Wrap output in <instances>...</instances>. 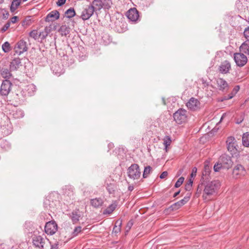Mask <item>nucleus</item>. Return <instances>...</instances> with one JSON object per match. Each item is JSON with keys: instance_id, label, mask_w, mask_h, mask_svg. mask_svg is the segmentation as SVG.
I'll list each match as a JSON object with an SVG mask.
<instances>
[{"instance_id": "obj_1", "label": "nucleus", "mask_w": 249, "mask_h": 249, "mask_svg": "<svg viewBox=\"0 0 249 249\" xmlns=\"http://www.w3.org/2000/svg\"><path fill=\"white\" fill-rule=\"evenodd\" d=\"M201 183L198 185L196 195L197 197L203 192L202 197L204 200H207L212 196L217 193L220 187V183L218 180L207 181L204 177H202Z\"/></svg>"}, {"instance_id": "obj_2", "label": "nucleus", "mask_w": 249, "mask_h": 249, "mask_svg": "<svg viewBox=\"0 0 249 249\" xmlns=\"http://www.w3.org/2000/svg\"><path fill=\"white\" fill-rule=\"evenodd\" d=\"M232 161L230 156L227 154L222 155L214 164L213 170L215 172H219L222 168L229 169L232 165Z\"/></svg>"}, {"instance_id": "obj_3", "label": "nucleus", "mask_w": 249, "mask_h": 249, "mask_svg": "<svg viewBox=\"0 0 249 249\" xmlns=\"http://www.w3.org/2000/svg\"><path fill=\"white\" fill-rule=\"evenodd\" d=\"M33 246L36 249H49L50 242L46 237L34 235L32 238Z\"/></svg>"}, {"instance_id": "obj_4", "label": "nucleus", "mask_w": 249, "mask_h": 249, "mask_svg": "<svg viewBox=\"0 0 249 249\" xmlns=\"http://www.w3.org/2000/svg\"><path fill=\"white\" fill-rule=\"evenodd\" d=\"M226 144L227 150L232 156H236L238 153V145L236 139L233 136L227 138Z\"/></svg>"}, {"instance_id": "obj_5", "label": "nucleus", "mask_w": 249, "mask_h": 249, "mask_svg": "<svg viewBox=\"0 0 249 249\" xmlns=\"http://www.w3.org/2000/svg\"><path fill=\"white\" fill-rule=\"evenodd\" d=\"M175 121L178 124H182L187 121V111L182 108L178 109L173 115Z\"/></svg>"}, {"instance_id": "obj_6", "label": "nucleus", "mask_w": 249, "mask_h": 249, "mask_svg": "<svg viewBox=\"0 0 249 249\" xmlns=\"http://www.w3.org/2000/svg\"><path fill=\"white\" fill-rule=\"evenodd\" d=\"M128 177L134 180L138 179L141 176V171L139 166L137 164H132L127 169Z\"/></svg>"}, {"instance_id": "obj_7", "label": "nucleus", "mask_w": 249, "mask_h": 249, "mask_svg": "<svg viewBox=\"0 0 249 249\" xmlns=\"http://www.w3.org/2000/svg\"><path fill=\"white\" fill-rule=\"evenodd\" d=\"M247 174L245 167L241 164L235 165L232 171V177L235 179L240 178L244 177Z\"/></svg>"}, {"instance_id": "obj_8", "label": "nucleus", "mask_w": 249, "mask_h": 249, "mask_svg": "<svg viewBox=\"0 0 249 249\" xmlns=\"http://www.w3.org/2000/svg\"><path fill=\"white\" fill-rule=\"evenodd\" d=\"M12 83L9 80H3L0 89V94L1 96L7 97L11 90Z\"/></svg>"}, {"instance_id": "obj_9", "label": "nucleus", "mask_w": 249, "mask_h": 249, "mask_svg": "<svg viewBox=\"0 0 249 249\" xmlns=\"http://www.w3.org/2000/svg\"><path fill=\"white\" fill-rule=\"evenodd\" d=\"M234 60L239 67L245 66L248 62L247 56L242 53H234Z\"/></svg>"}, {"instance_id": "obj_10", "label": "nucleus", "mask_w": 249, "mask_h": 249, "mask_svg": "<svg viewBox=\"0 0 249 249\" xmlns=\"http://www.w3.org/2000/svg\"><path fill=\"white\" fill-rule=\"evenodd\" d=\"M57 225L54 221L47 222L45 226V231L48 235H53L57 231Z\"/></svg>"}, {"instance_id": "obj_11", "label": "nucleus", "mask_w": 249, "mask_h": 249, "mask_svg": "<svg viewBox=\"0 0 249 249\" xmlns=\"http://www.w3.org/2000/svg\"><path fill=\"white\" fill-rule=\"evenodd\" d=\"M9 115L15 119H19L24 117V112L21 109L14 107L9 110Z\"/></svg>"}, {"instance_id": "obj_12", "label": "nucleus", "mask_w": 249, "mask_h": 249, "mask_svg": "<svg viewBox=\"0 0 249 249\" xmlns=\"http://www.w3.org/2000/svg\"><path fill=\"white\" fill-rule=\"evenodd\" d=\"M16 53L20 55L27 50L26 42L23 40H20L17 44L15 47Z\"/></svg>"}, {"instance_id": "obj_13", "label": "nucleus", "mask_w": 249, "mask_h": 249, "mask_svg": "<svg viewBox=\"0 0 249 249\" xmlns=\"http://www.w3.org/2000/svg\"><path fill=\"white\" fill-rule=\"evenodd\" d=\"M94 12L93 6L89 5L87 8L83 11L81 18L83 20H88L93 15Z\"/></svg>"}, {"instance_id": "obj_14", "label": "nucleus", "mask_w": 249, "mask_h": 249, "mask_svg": "<svg viewBox=\"0 0 249 249\" xmlns=\"http://www.w3.org/2000/svg\"><path fill=\"white\" fill-rule=\"evenodd\" d=\"M127 18L132 21H136L139 18V12L135 8H131L126 14Z\"/></svg>"}, {"instance_id": "obj_15", "label": "nucleus", "mask_w": 249, "mask_h": 249, "mask_svg": "<svg viewBox=\"0 0 249 249\" xmlns=\"http://www.w3.org/2000/svg\"><path fill=\"white\" fill-rule=\"evenodd\" d=\"M199 101L194 98H191L187 103L186 106L188 108L192 110H196L199 108Z\"/></svg>"}, {"instance_id": "obj_16", "label": "nucleus", "mask_w": 249, "mask_h": 249, "mask_svg": "<svg viewBox=\"0 0 249 249\" xmlns=\"http://www.w3.org/2000/svg\"><path fill=\"white\" fill-rule=\"evenodd\" d=\"M59 13L57 10H53L50 12L45 18L46 22L53 21L59 18Z\"/></svg>"}, {"instance_id": "obj_17", "label": "nucleus", "mask_w": 249, "mask_h": 249, "mask_svg": "<svg viewBox=\"0 0 249 249\" xmlns=\"http://www.w3.org/2000/svg\"><path fill=\"white\" fill-rule=\"evenodd\" d=\"M231 68L230 63L228 61H225L221 64L219 71L221 73L226 74L229 72Z\"/></svg>"}, {"instance_id": "obj_18", "label": "nucleus", "mask_w": 249, "mask_h": 249, "mask_svg": "<svg viewBox=\"0 0 249 249\" xmlns=\"http://www.w3.org/2000/svg\"><path fill=\"white\" fill-rule=\"evenodd\" d=\"M21 66V60L19 58H16L12 60L10 64V70L11 71H17Z\"/></svg>"}, {"instance_id": "obj_19", "label": "nucleus", "mask_w": 249, "mask_h": 249, "mask_svg": "<svg viewBox=\"0 0 249 249\" xmlns=\"http://www.w3.org/2000/svg\"><path fill=\"white\" fill-rule=\"evenodd\" d=\"M216 83L220 90L224 91L228 89V84L224 79L221 78H217Z\"/></svg>"}, {"instance_id": "obj_20", "label": "nucleus", "mask_w": 249, "mask_h": 249, "mask_svg": "<svg viewBox=\"0 0 249 249\" xmlns=\"http://www.w3.org/2000/svg\"><path fill=\"white\" fill-rule=\"evenodd\" d=\"M36 90V87L33 84L27 85L24 89V90L27 92L26 95L31 96L34 95Z\"/></svg>"}, {"instance_id": "obj_21", "label": "nucleus", "mask_w": 249, "mask_h": 249, "mask_svg": "<svg viewBox=\"0 0 249 249\" xmlns=\"http://www.w3.org/2000/svg\"><path fill=\"white\" fill-rule=\"evenodd\" d=\"M80 217V212L79 209L75 210L71 213V218L73 224L77 223Z\"/></svg>"}, {"instance_id": "obj_22", "label": "nucleus", "mask_w": 249, "mask_h": 249, "mask_svg": "<svg viewBox=\"0 0 249 249\" xmlns=\"http://www.w3.org/2000/svg\"><path fill=\"white\" fill-rule=\"evenodd\" d=\"M104 203V200L100 197L91 199L90 200L91 205L94 208H98Z\"/></svg>"}, {"instance_id": "obj_23", "label": "nucleus", "mask_w": 249, "mask_h": 249, "mask_svg": "<svg viewBox=\"0 0 249 249\" xmlns=\"http://www.w3.org/2000/svg\"><path fill=\"white\" fill-rule=\"evenodd\" d=\"M71 31L70 27L66 25H62L60 26L58 30V32L60 33L61 36H66L69 35Z\"/></svg>"}, {"instance_id": "obj_24", "label": "nucleus", "mask_w": 249, "mask_h": 249, "mask_svg": "<svg viewBox=\"0 0 249 249\" xmlns=\"http://www.w3.org/2000/svg\"><path fill=\"white\" fill-rule=\"evenodd\" d=\"M117 203L114 201L112 204L109 205L104 211L103 213L104 214H111L116 208Z\"/></svg>"}, {"instance_id": "obj_25", "label": "nucleus", "mask_w": 249, "mask_h": 249, "mask_svg": "<svg viewBox=\"0 0 249 249\" xmlns=\"http://www.w3.org/2000/svg\"><path fill=\"white\" fill-rule=\"evenodd\" d=\"M239 50L242 53L249 55V40H247L243 43L240 46Z\"/></svg>"}, {"instance_id": "obj_26", "label": "nucleus", "mask_w": 249, "mask_h": 249, "mask_svg": "<svg viewBox=\"0 0 249 249\" xmlns=\"http://www.w3.org/2000/svg\"><path fill=\"white\" fill-rule=\"evenodd\" d=\"M11 70H9L7 68L2 67L0 68V72L1 75L4 78H10L12 76Z\"/></svg>"}, {"instance_id": "obj_27", "label": "nucleus", "mask_w": 249, "mask_h": 249, "mask_svg": "<svg viewBox=\"0 0 249 249\" xmlns=\"http://www.w3.org/2000/svg\"><path fill=\"white\" fill-rule=\"evenodd\" d=\"M73 187L70 185H66L63 189L64 195L68 196H73Z\"/></svg>"}, {"instance_id": "obj_28", "label": "nucleus", "mask_w": 249, "mask_h": 249, "mask_svg": "<svg viewBox=\"0 0 249 249\" xmlns=\"http://www.w3.org/2000/svg\"><path fill=\"white\" fill-rule=\"evenodd\" d=\"M22 0H13L12 1L10 10L12 13L14 12L21 3Z\"/></svg>"}, {"instance_id": "obj_29", "label": "nucleus", "mask_w": 249, "mask_h": 249, "mask_svg": "<svg viewBox=\"0 0 249 249\" xmlns=\"http://www.w3.org/2000/svg\"><path fill=\"white\" fill-rule=\"evenodd\" d=\"M242 141L244 146L249 147V132H246L243 134Z\"/></svg>"}, {"instance_id": "obj_30", "label": "nucleus", "mask_w": 249, "mask_h": 249, "mask_svg": "<svg viewBox=\"0 0 249 249\" xmlns=\"http://www.w3.org/2000/svg\"><path fill=\"white\" fill-rule=\"evenodd\" d=\"M104 4L101 0H94L90 6H93L95 10H100L103 7Z\"/></svg>"}, {"instance_id": "obj_31", "label": "nucleus", "mask_w": 249, "mask_h": 249, "mask_svg": "<svg viewBox=\"0 0 249 249\" xmlns=\"http://www.w3.org/2000/svg\"><path fill=\"white\" fill-rule=\"evenodd\" d=\"M211 168L208 164H205L204 170L202 172V177H204L205 179H208V176L210 175L211 172Z\"/></svg>"}, {"instance_id": "obj_32", "label": "nucleus", "mask_w": 249, "mask_h": 249, "mask_svg": "<svg viewBox=\"0 0 249 249\" xmlns=\"http://www.w3.org/2000/svg\"><path fill=\"white\" fill-rule=\"evenodd\" d=\"M52 70L56 75H60L63 73V70L57 64H53L52 66Z\"/></svg>"}, {"instance_id": "obj_33", "label": "nucleus", "mask_w": 249, "mask_h": 249, "mask_svg": "<svg viewBox=\"0 0 249 249\" xmlns=\"http://www.w3.org/2000/svg\"><path fill=\"white\" fill-rule=\"evenodd\" d=\"M49 32L50 29H49L47 27H45L43 31L39 32V38H41V40L45 39Z\"/></svg>"}, {"instance_id": "obj_34", "label": "nucleus", "mask_w": 249, "mask_h": 249, "mask_svg": "<svg viewBox=\"0 0 249 249\" xmlns=\"http://www.w3.org/2000/svg\"><path fill=\"white\" fill-rule=\"evenodd\" d=\"M163 145L165 146L166 151H167V147L169 146L172 142L171 138L169 136H165L163 139Z\"/></svg>"}, {"instance_id": "obj_35", "label": "nucleus", "mask_w": 249, "mask_h": 249, "mask_svg": "<svg viewBox=\"0 0 249 249\" xmlns=\"http://www.w3.org/2000/svg\"><path fill=\"white\" fill-rule=\"evenodd\" d=\"M65 14L67 18H70L75 15V12L73 8H70L65 12Z\"/></svg>"}, {"instance_id": "obj_36", "label": "nucleus", "mask_w": 249, "mask_h": 249, "mask_svg": "<svg viewBox=\"0 0 249 249\" xmlns=\"http://www.w3.org/2000/svg\"><path fill=\"white\" fill-rule=\"evenodd\" d=\"M32 23L31 17L29 16L26 17L22 21V25L24 27H27L30 25Z\"/></svg>"}, {"instance_id": "obj_37", "label": "nucleus", "mask_w": 249, "mask_h": 249, "mask_svg": "<svg viewBox=\"0 0 249 249\" xmlns=\"http://www.w3.org/2000/svg\"><path fill=\"white\" fill-rule=\"evenodd\" d=\"M151 171L152 168L150 166H147L145 167L142 175L143 178H147L148 177Z\"/></svg>"}, {"instance_id": "obj_38", "label": "nucleus", "mask_w": 249, "mask_h": 249, "mask_svg": "<svg viewBox=\"0 0 249 249\" xmlns=\"http://www.w3.org/2000/svg\"><path fill=\"white\" fill-rule=\"evenodd\" d=\"M2 49L4 53L9 52L11 50L10 43L7 41L4 42L2 45Z\"/></svg>"}, {"instance_id": "obj_39", "label": "nucleus", "mask_w": 249, "mask_h": 249, "mask_svg": "<svg viewBox=\"0 0 249 249\" xmlns=\"http://www.w3.org/2000/svg\"><path fill=\"white\" fill-rule=\"evenodd\" d=\"M38 34L39 32L37 30H34L30 32L29 36L35 40H37L39 39Z\"/></svg>"}, {"instance_id": "obj_40", "label": "nucleus", "mask_w": 249, "mask_h": 249, "mask_svg": "<svg viewBox=\"0 0 249 249\" xmlns=\"http://www.w3.org/2000/svg\"><path fill=\"white\" fill-rule=\"evenodd\" d=\"M107 189L109 194L114 193L115 189V185L114 184H109L107 185Z\"/></svg>"}, {"instance_id": "obj_41", "label": "nucleus", "mask_w": 249, "mask_h": 249, "mask_svg": "<svg viewBox=\"0 0 249 249\" xmlns=\"http://www.w3.org/2000/svg\"><path fill=\"white\" fill-rule=\"evenodd\" d=\"M182 206L180 204L179 202L178 201L177 202H176L174 203L173 205H172L170 206V208H171L172 210L175 211L178 210L179 208H180Z\"/></svg>"}, {"instance_id": "obj_42", "label": "nucleus", "mask_w": 249, "mask_h": 249, "mask_svg": "<svg viewBox=\"0 0 249 249\" xmlns=\"http://www.w3.org/2000/svg\"><path fill=\"white\" fill-rule=\"evenodd\" d=\"M20 94H21V92H20ZM26 94H25L24 95H22V94L19 95L18 93L16 94V96L15 97V99L17 102L18 101H22L24 100V96H26Z\"/></svg>"}, {"instance_id": "obj_43", "label": "nucleus", "mask_w": 249, "mask_h": 249, "mask_svg": "<svg viewBox=\"0 0 249 249\" xmlns=\"http://www.w3.org/2000/svg\"><path fill=\"white\" fill-rule=\"evenodd\" d=\"M184 180V178L182 177L179 178L178 180L177 181L175 184V187L176 188H178L180 187L182 183L183 182V181Z\"/></svg>"}, {"instance_id": "obj_44", "label": "nucleus", "mask_w": 249, "mask_h": 249, "mask_svg": "<svg viewBox=\"0 0 249 249\" xmlns=\"http://www.w3.org/2000/svg\"><path fill=\"white\" fill-rule=\"evenodd\" d=\"M82 227L81 226H77L75 228L72 232L73 236H76L78 234L81 232Z\"/></svg>"}, {"instance_id": "obj_45", "label": "nucleus", "mask_w": 249, "mask_h": 249, "mask_svg": "<svg viewBox=\"0 0 249 249\" xmlns=\"http://www.w3.org/2000/svg\"><path fill=\"white\" fill-rule=\"evenodd\" d=\"M190 196H186L184 197L183 199L178 201L181 204V205L182 206L185 204H186L190 199Z\"/></svg>"}, {"instance_id": "obj_46", "label": "nucleus", "mask_w": 249, "mask_h": 249, "mask_svg": "<svg viewBox=\"0 0 249 249\" xmlns=\"http://www.w3.org/2000/svg\"><path fill=\"white\" fill-rule=\"evenodd\" d=\"M234 96V94H230L227 96H225L224 97L220 98L219 101L221 102H223L225 100H227L230 99H231Z\"/></svg>"}, {"instance_id": "obj_47", "label": "nucleus", "mask_w": 249, "mask_h": 249, "mask_svg": "<svg viewBox=\"0 0 249 249\" xmlns=\"http://www.w3.org/2000/svg\"><path fill=\"white\" fill-rule=\"evenodd\" d=\"M244 36L247 40H249V26L245 29Z\"/></svg>"}, {"instance_id": "obj_48", "label": "nucleus", "mask_w": 249, "mask_h": 249, "mask_svg": "<svg viewBox=\"0 0 249 249\" xmlns=\"http://www.w3.org/2000/svg\"><path fill=\"white\" fill-rule=\"evenodd\" d=\"M121 224H122V223H121V222H120L119 223V227H117V226L116 225H115L114 227V228H113V232H115L116 233H117L120 232Z\"/></svg>"}, {"instance_id": "obj_49", "label": "nucleus", "mask_w": 249, "mask_h": 249, "mask_svg": "<svg viewBox=\"0 0 249 249\" xmlns=\"http://www.w3.org/2000/svg\"><path fill=\"white\" fill-rule=\"evenodd\" d=\"M10 22L8 21L1 28V32H5L10 27Z\"/></svg>"}, {"instance_id": "obj_50", "label": "nucleus", "mask_w": 249, "mask_h": 249, "mask_svg": "<svg viewBox=\"0 0 249 249\" xmlns=\"http://www.w3.org/2000/svg\"><path fill=\"white\" fill-rule=\"evenodd\" d=\"M51 246V248L50 249H58V243H55L53 244H51L50 243V244H49V246Z\"/></svg>"}, {"instance_id": "obj_51", "label": "nucleus", "mask_w": 249, "mask_h": 249, "mask_svg": "<svg viewBox=\"0 0 249 249\" xmlns=\"http://www.w3.org/2000/svg\"><path fill=\"white\" fill-rule=\"evenodd\" d=\"M197 172V168L196 167H194L192 169V172L191 174V176L192 178L195 177L196 176Z\"/></svg>"}, {"instance_id": "obj_52", "label": "nucleus", "mask_w": 249, "mask_h": 249, "mask_svg": "<svg viewBox=\"0 0 249 249\" xmlns=\"http://www.w3.org/2000/svg\"><path fill=\"white\" fill-rule=\"evenodd\" d=\"M240 87L239 86H236L233 89L232 92L231 93V94H234V95L239 90Z\"/></svg>"}, {"instance_id": "obj_53", "label": "nucleus", "mask_w": 249, "mask_h": 249, "mask_svg": "<svg viewBox=\"0 0 249 249\" xmlns=\"http://www.w3.org/2000/svg\"><path fill=\"white\" fill-rule=\"evenodd\" d=\"M66 0H58L56 4L57 6H61L63 5L66 2Z\"/></svg>"}, {"instance_id": "obj_54", "label": "nucleus", "mask_w": 249, "mask_h": 249, "mask_svg": "<svg viewBox=\"0 0 249 249\" xmlns=\"http://www.w3.org/2000/svg\"><path fill=\"white\" fill-rule=\"evenodd\" d=\"M167 175L168 172L167 171H164L161 174V175L160 176V178H164L167 176Z\"/></svg>"}, {"instance_id": "obj_55", "label": "nucleus", "mask_w": 249, "mask_h": 249, "mask_svg": "<svg viewBox=\"0 0 249 249\" xmlns=\"http://www.w3.org/2000/svg\"><path fill=\"white\" fill-rule=\"evenodd\" d=\"M9 14L8 12L5 10L4 13H3V18L7 19L9 17Z\"/></svg>"}, {"instance_id": "obj_56", "label": "nucleus", "mask_w": 249, "mask_h": 249, "mask_svg": "<svg viewBox=\"0 0 249 249\" xmlns=\"http://www.w3.org/2000/svg\"><path fill=\"white\" fill-rule=\"evenodd\" d=\"M18 18V17L17 16H14L13 17H12L11 18V22H12V23H15L17 22V19Z\"/></svg>"}, {"instance_id": "obj_57", "label": "nucleus", "mask_w": 249, "mask_h": 249, "mask_svg": "<svg viewBox=\"0 0 249 249\" xmlns=\"http://www.w3.org/2000/svg\"><path fill=\"white\" fill-rule=\"evenodd\" d=\"M192 186L188 184H186L185 186V189L186 191H190L191 189Z\"/></svg>"}, {"instance_id": "obj_58", "label": "nucleus", "mask_w": 249, "mask_h": 249, "mask_svg": "<svg viewBox=\"0 0 249 249\" xmlns=\"http://www.w3.org/2000/svg\"><path fill=\"white\" fill-rule=\"evenodd\" d=\"M114 147V144L112 142H110L108 144V148L109 150L112 149Z\"/></svg>"}, {"instance_id": "obj_59", "label": "nucleus", "mask_w": 249, "mask_h": 249, "mask_svg": "<svg viewBox=\"0 0 249 249\" xmlns=\"http://www.w3.org/2000/svg\"><path fill=\"white\" fill-rule=\"evenodd\" d=\"M133 189H134V187H133V186H132V185H129V186H128V190L129 191H130V192H131L132 191H133Z\"/></svg>"}, {"instance_id": "obj_60", "label": "nucleus", "mask_w": 249, "mask_h": 249, "mask_svg": "<svg viewBox=\"0 0 249 249\" xmlns=\"http://www.w3.org/2000/svg\"><path fill=\"white\" fill-rule=\"evenodd\" d=\"M243 120V119H240V120L237 119V121H236V123L237 124H240L242 122Z\"/></svg>"}, {"instance_id": "obj_61", "label": "nucleus", "mask_w": 249, "mask_h": 249, "mask_svg": "<svg viewBox=\"0 0 249 249\" xmlns=\"http://www.w3.org/2000/svg\"><path fill=\"white\" fill-rule=\"evenodd\" d=\"M193 183V180L191 179H190L188 181V183H187V184L190 185L192 187Z\"/></svg>"}, {"instance_id": "obj_62", "label": "nucleus", "mask_w": 249, "mask_h": 249, "mask_svg": "<svg viewBox=\"0 0 249 249\" xmlns=\"http://www.w3.org/2000/svg\"><path fill=\"white\" fill-rule=\"evenodd\" d=\"M179 193H180V191H178V192H176V193H175L174 194V196H173V197H176L177 196H178V195H179Z\"/></svg>"}, {"instance_id": "obj_63", "label": "nucleus", "mask_w": 249, "mask_h": 249, "mask_svg": "<svg viewBox=\"0 0 249 249\" xmlns=\"http://www.w3.org/2000/svg\"><path fill=\"white\" fill-rule=\"evenodd\" d=\"M132 222H129L127 224V226L129 227V228L130 229L131 228V227L132 226Z\"/></svg>"}, {"instance_id": "obj_64", "label": "nucleus", "mask_w": 249, "mask_h": 249, "mask_svg": "<svg viewBox=\"0 0 249 249\" xmlns=\"http://www.w3.org/2000/svg\"><path fill=\"white\" fill-rule=\"evenodd\" d=\"M53 196V194H51L49 196H48V198H49V200L51 198L52 196Z\"/></svg>"}]
</instances>
